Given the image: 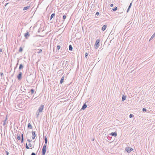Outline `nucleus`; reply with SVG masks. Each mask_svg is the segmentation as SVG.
I'll return each instance as SVG.
<instances>
[{
	"instance_id": "obj_1",
	"label": "nucleus",
	"mask_w": 155,
	"mask_h": 155,
	"mask_svg": "<svg viewBox=\"0 0 155 155\" xmlns=\"http://www.w3.org/2000/svg\"><path fill=\"white\" fill-rule=\"evenodd\" d=\"M26 80L29 84H32L33 83V79L30 75L27 77Z\"/></svg>"
},
{
	"instance_id": "obj_2",
	"label": "nucleus",
	"mask_w": 155,
	"mask_h": 155,
	"mask_svg": "<svg viewBox=\"0 0 155 155\" xmlns=\"http://www.w3.org/2000/svg\"><path fill=\"white\" fill-rule=\"evenodd\" d=\"M100 40L99 39H97L95 42L94 47L95 49H97L99 46V43Z\"/></svg>"
},
{
	"instance_id": "obj_3",
	"label": "nucleus",
	"mask_w": 155,
	"mask_h": 155,
	"mask_svg": "<svg viewBox=\"0 0 155 155\" xmlns=\"http://www.w3.org/2000/svg\"><path fill=\"white\" fill-rule=\"evenodd\" d=\"M46 149L47 148L46 144H44L42 150V155H45L46 152Z\"/></svg>"
},
{
	"instance_id": "obj_4",
	"label": "nucleus",
	"mask_w": 155,
	"mask_h": 155,
	"mask_svg": "<svg viewBox=\"0 0 155 155\" xmlns=\"http://www.w3.org/2000/svg\"><path fill=\"white\" fill-rule=\"evenodd\" d=\"M44 105L43 104H41L38 109V113L40 112H42L44 108Z\"/></svg>"
},
{
	"instance_id": "obj_5",
	"label": "nucleus",
	"mask_w": 155,
	"mask_h": 155,
	"mask_svg": "<svg viewBox=\"0 0 155 155\" xmlns=\"http://www.w3.org/2000/svg\"><path fill=\"white\" fill-rule=\"evenodd\" d=\"M125 150L128 153H130L132 150H133V149L131 147H128L126 148Z\"/></svg>"
},
{
	"instance_id": "obj_6",
	"label": "nucleus",
	"mask_w": 155,
	"mask_h": 155,
	"mask_svg": "<svg viewBox=\"0 0 155 155\" xmlns=\"http://www.w3.org/2000/svg\"><path fill=\"white\" fill-rule=\"evenodd\" d=\"M17 78L18 79L19 81L22 78V73L21 72H19L18 74L17 75Z\"/></svg>"
},
{
	"instance_id": "obj_7",
	"label": "nucleus",
	"mask_w": 155,
	"mask_h": 155,
	"mask_svg": "<svg viewBox=\"0 0 155 155\" xmlns=\"http://www.w3.org/2000/svg\"><path fill=\"white\" fill-rule=\"evenodd\" d=\"M24 36L27 39L28 37L30 36V35L29 34V33L28 31H27V32L25 33L24 35Z\"/></svg>"
},
{
	"instance_id": "obj_8",
	"label": "nucleus",
	"mask_w": 155,
	"mask_h": 155,
	"mask_svg": "<svg viewBox=\"0 0 155 155\" xmlns=\"http://www.w3.org/2000/svg\"><path fill=\"white\" fill-rule=\"evenodd\" d=\"M110 135L115 137L117 136V133L116 132H112L110 134Z\"/></svg>"
},
{
	"instance_id": "obj_9",
	"label": "nucleus",
	"mask_w": 155,
	"mask_h": 155,
	"mask_svg": "<svg viewBox=\"0 0 155 155\" xmlns=\"http://www.w3.org/2000/svg\"><path fill=\"white\" fill-rule=\"evenodd\" d=\"M32 138L33 139H34L36 136L35 135V131H32Z\"/></svg>"
},
{
	"instance_id": "obj_10",
	"label": "nucleus",
	"mask_w": 155,
	"mask_h": 155,
	"mask_svg": "<svg viewBox=\"0 0 155 155\" xmlns=\"http://www.w3.org/2000/svg\"><path fill=\"white\" fill-rule=\"evenodd\" d=\"M87 107V106L85 103L84 104L81 108V110H84Z\"/></svg>"
},
{
	"instance_id": "obj_11",
	"label": "nucleus",
	"mask_w": 155,
	"mask_h": 155,
	"mask_svg": "<svg viewBox=\"0 0 155 155\" xmlns=\"http://www.w3.org/2000/svg\"><path fill=\"white\" fill-rule=\"evenodd\" d=\"M64 76H63V77H62L61 78V80H60V83L61 84L64 81Z\"/></svg>"
},
{
	"instance_id": "obj_12",
	"label": "nucleus",
	"mask_w": 155,
	"mask_h": 155,
	"mask_svg": "<svg viewBox=\"0 0 155 155\" xmlns=\"http://www.w3.org/2000/svg\"><path fill=\"white\" fill-rule=\"evenodd\" d=\"M107 28V25H104L102 27V30L103 31H104L106 30Z\"/></svg>"
},
{
	"instance_id": "obj_13",
	"label": "nucleus",
	"mask_w": 155,
	"mask_h": 155,
	"mask_svg": "<svg viewBox=\"0 0 155 155\" xmlns=\"http://www.w3.org/2000/svg\"><path fill=\"white\" fill-rule=\"evenodd\" d=\"M132 2L130 3L127 10V12H128L132 5Z\"/></svg>"
},
{
	"instance_id": "obj_14",
	"label": "nucleus",
	"mask_w": 155,
	"mask_h": 155,
	"mask_svg": "<svg viewBox=\"0 0 155 155\" xmlns=\"http://www.w3.org/2000/svg\"><path fill=\"white\" fill-rule=\"evenodd\" d=\"M30 7V6H26V7H24L23 8V10L24 11V10H25L28 9Z\"/></svg>"
},
{
	"instance_id": "obj_15",
	"label": "nucleus",
	"mask_w": 155,
	"mask_h": 155,
	"mask_svg": "<svg viewBox=\"0 0 155 155\" xmlns=\"http://www.w3.org/2000/svg\"><path fill=\"white\" fill-rule=\"evenodd\" d=\"M28 128H29L30 129H31L32 128V125H31V124L30 123H29L28 124Z\"/></svg>"
},
{
	"instance_id": "obj_16",
	"label": "nucleus",
	"mask_w": 155,
	"mask_h": 155,
	"mask_svg": "<svg viewBox=\"0 0 155 155\" xmlns=\"http://www.w3.org/2000/svg\"><path fill=\"white\" fill-rule=\"evenodd\" d=\"M55 13L52 14L51 16L50 20H51L55 16Z\"/></svg>"
},
{
	"instance_id": "obj_17",
	"label": "nucleus",
	"mask_w": 155,
	"mask_h": 155,
	"mask_svg": "<svg viewBox=\"0 0 155 155\" xmlns=\"http://www.w3.org/2000/svg\"><path fill=\"white\" fill-rule=\"evenodd\" d=\"M155 37V32L153 34L151 37V38H150V39L149 40V41H150L151 40H152V39H153Z\"/></svg>"
},
{
	"instance_id": "obj_18",
	"label": "nucleus",
	"mask_w": 155,
	"mask_h": 155,
	"mask_svg": "<svg viewBox=\"0 0 155 155\" xmlns=\"http://www.w3.org/2000/svg\"><path fill=\"white\" fill-rule=\"evenodd\" d=\"M69 62L68 61H65V66H66V68H67L69 65Z\"/></svg>"
},
{
	"instance_id": "obj_19",
	"label": "nucleus",
	"mask_w": 155,
	"mask_h": 155,
	"mask_svg": "<svg viewBox=\"0 0 155 155\" xmlns=\"http://www.w3.org/2000/svg\"><path fill=\"white\" fill-rule=\"evenodd\" d=\"M44 138H45V144H46L47 143V142H48L47 139V137H46V136H45Z\"/></svg>"
},
{
	"instance_id": "obj_20",
	"label": "nucleus",
	"mask_w": 155,
	"mask_h": 155,
	"mask_svg": "<svg viewBox=\"0 0 155 155\" xmlns=\"http://www.w3.org/2000/svg\"><path fill=\"white\" fill-rule=\"evenodd\" d=\"M69 49L70 51H71L72 50L73 48L71 45H70L69 46Z\"/></svg>"
},
{
	"instance_id": "obj_21",
	"label": "nucleus",
	"mask_w": 155,
	"mask_h": 155,
	"mask_svg": "<svg viewBox=\"0 0 155 155\" xmlns=\"http://www.w3.org/2000/svg\"><path fill=\"white\" fill-rule=\"evenodd\" d=\"M126 96H124V95H123V97H122V101H125L126 99Z\"/></svg>"
},
{
	"instance_id": "obj_22",
	"label": "nucleus",
	"mask_w": 155,
	"mask_h": 155,
	"mask_svg": "<svg viewBox=\"0 0 155 155\" xmlns=\"http://www.w3.org/2000/svg\"><path fill=\"white\" fill-rule=\"evenodd\" d=\"M23 68V66L22 64H21L19 65V70L21 69L22 68Z\"/></svg>"
},
{
	"instance_id": "obj_23",
	"label": "nucleus",
	"mask_w": 155,
	"mask_h": 155,
	"mask_svg": "<svg viewBox=\"0 0 155 155\" xmlns=\"http://www.w3.org/2000/svg\"><path fill=\"white\" fill-rule=\"evenodd\" d=\"M21 143H22L24 141L23 135V134H21Z\"/></svg>"
},
{
	"instance_id": "obj_24",
	"label": "nucleus",
	"mask_w": 155,
	"mask_h": 155,
	"mask_svg": "<svg viewBox=\"0 0 155 155\" xmlns=\"http://www.w3.org/2000/svg\"><path fill=\"white\" fill-rule=\"evenodd\" d=\"M23 51V48L21 47H20L18 51L19 52H21Z\"/></svg>"
},
{
	"instance_id": "obj_25",
	"label": "nucleus",
	"mask_w": 155,
	"mask_h": 155,
	"mask_svg": "<svg viewBox=\"0 0 155 155\" xmlns=\"http://www.w3.org/2000/svg\"><path fill=\"white\" fill-rule=\"evenodd\" d=\"M66 16L65 15H64L63 17V21H64V20L66 19Z\"/></svg>"
},
{
	"instance_id": "obj_26",
	"label": "nucleus",
	"mask_w": 155,
	"mask_h": 155,
	"mask_svg": "<svg viewBox=\"0 0 155 155\" xmlns=\"http://www.w3.org/2000/svg\"><path fill=\"white\" fill-rule=\"evenodd\" d=\"M30 91L31 94H33L34 92L35 91L34 89H31L30 90Z\"/></svg>"
},
{
	"instance_id": "obj_27",
	"label": "nucleus",
	"mask_w": 155,
	"mask_h": 155,
	"mask_svg": "<svg viewBox=\"0 0 155 155\" xmlns=\"http://www.w3.org/2000/svg\"><path fill=\"white\" fill-rule=\"evenodd\" d=\"M7 119H8L7 115L5 117V120H4V121H3V122H5V123H6V121Z\"/></svg>"
},
{
	"instance_id": "obj_28",
	"label": "nucleus",
	"mask_w": 155,
	"mask_h": 155,
	"mask_svg": "<svg viewBox=\"0 0 155 155\" xmlns=\"http://www.w3.org/2000/svg\"><path fill=\"white\" fill-rule=\"evenodd\" d=\"M42 51V50L41 49H39V50H38V51L37 52V53L38 54H39L40 53H41Z\"/></svg>"
},
{
	"instance_id": "obj_29",
	"label": "nucleus",
	"mask_w": 155,
	"mask_h": 155,
	"mask_svg": "<svg viewBox=\"0 0 155 155\" xmlns=\"http://www.w3.org/2000/svg\"><path fill=\"white\" fill-rule=\"evenodd\" d=\"M25 147H26V148L27 149H29V148L28 147V146L27 143H26V144H25Z\"/></svg>"
},
{
	"instance_id": "obj_30",
	"label": "nucleus",
	"mask_w": 155,
	"mask_h": 155,
	"mask_svg": "<svg viewBox=\"0 0 155 155\" xmlns=\"http://www.w3.org/2000/svg\"><path fill=\"white\" fill-rule=\"evenodd\" d=\"M117 9V7L113 9V11H116Z\"/></svg>"
},
{
	"instance_id": "obj_31",
	"label": "nucleus",
	"mask_w": 155,
	"mask_h": 155,
	"mask_svg": "<svg viewBox=\"0 0 155 155\" xmlns=\"http://www.w3.org/2000/svg\"><path fill=\"white\" fill-rule=\"evenodd\" d=\"M17 139H18V140H21V137H20V135L18 136H17Z\"/></svg>"
},
{
	"instance_id": "obj_32",
	"label": "nucleus",
	"mask_w": 155,
	"mask_h": 155,
	"mask_svg": "<svg viewBox=\"0 0 155 155\" xmlns=\"http://www.w3.org/2000/svg\"><path fill=\"white\" fill-rule=\"evenodd\" d=\"M60 48V45H58L57 47V50H59Z\"/></svg>"
},
{
	"instance_id": "obj_33",
	"label": "nucleus",
	"mask_w": 155,
	"mask_h": 155,
	"mask_svg": "<svg viewBox=\"0 0 155 155\" xmlns=\"http://www.w3.org/2000/svg\"><path fill=\"white\" fill-rule=\"evenodd\" d=\"M142 110H143V111L144 112V111H147V110L146 108H143V109H142Z\"/></svg>"
},
{
	"instance_id": "obj_34",
	"label": "nucleus",
	"mask_w": 155,
	"mask_h": 155,
	"mask_svg": "<svg viewBox=\"0 0 155 155\" xmlns=\"http://www.w3.org/2000/svg\"><path fill=\"white\" fill-rule=\"evenodd\" d=\"M134 115L132 114H130L129 115L130 118H132L133 117Z\"/></svg>"
},
{
	"instance_id": "obj_35",
	"label": "nucleus",
	"mask_w": 155,
	"mask_h": 155,
	"mask_svg": "<svg viewBox=\"0 0 155 155\" xmlns=\"http://www.w3.org/2000/svg\"><path fill=\"white\" fill-rule=\"evenodd\" d=\"M88 54L87 53H86L85 54V57L87 58V57L88 56Z\"/></svg>"
},
{
	"instance_id": "obj_36",
	"label": "nucleus",
	"mask_w": 155,
	"mask_h": 155,
	"mask_svg": "<svg viewBox=\"0 0 155 155\" xmlns=\"http://www.w3.org/2000/svg\"><path fill=\"white\" fill-rule=\"evenodd\" d=\"M5 152L6 153V155H8L9 154V152L7 151H5Z\"/></svg>"
},
{
	"instance_id": "obj_37",
	"label": "nucleus",
	"mask_w": 155,
	"mask_h": 155,
	"mask_svg": "<svg viewBox=\"0 0 155 155\" xmlns=\"http://www.w3.org/2000/svg\"><path fill=\"white\" fill-rule=\"evenodd\" d=\"M99 14H100V13L98 12H97L96 13V15H99Z\"/></svg>"
},
{
	"instance_id": "obj_38",
	"label": "nucleus",
	"mask_w": 155,
	"mask_h": 155,
	"mask_svg": "<svg viewBox=\"0 0 155 155\" xmlns=\"http://www.w3.org/2000/svg\"><path fill=\"white\" fill-rule=\"evenodd\" d=\"M28 146L30 147H32V145L30 143L28 144Z\"/></svg>"
},
{
	"instance_id": "obj_39",
	"label": "nucleus",
	"mask_w": 155,
	"mask_h": 155,
	"mask_svg": "<svg viewBox=\"0 0 155 155\" xmlns=\"http://www.w3.org/2000/svg\"><path fill=\"white\" fill-rule=\"evenodd\" d=\"M32 140H30V139H27V141L29 142H31V141H32Z\"/></svg>"
},
{
	"instance_id": "obj_40",
	"label": "nucleus",
	"mask_w": 155,
	"mask_h": 155,
	"mask_svg": "<svg viewBox=\"0 0 155 155\" xmlns=\"http://www.w3.org/2000/svg\"><path fill=\"white\" fill-rule=\"evenodd\" d=\"M31 155H36V154L35 153H34V152H32Z\"/></svg>"
},
{
	"instance_id": "obj_41",
	"label": "nucleus",
	"mask_w": 155,
	"mask_h": 155,
	"mask_svg": "<svg viewBox=\"0 0 155 155\" xmlns=\"http://www.w3.org/2000/svg\"><path fill=\"white\" fill-rule=\"evenodd\" d=\"M18 61H19V60H18V62L17 63V64H16V67L15 68H15L17 67V65H18Z\"/></svg>"
},
{
	"instance_id": "obj_42",
	"label": "nucleus",
	"mask_w": 155,
	"mask_h": 155,
	"mask_svg": "<svg viewBox=\"0 0 155 155\" xmlns=\"http://www.w3.org/2000/svg\"><path fill=\"white\" fill-rule=\"evenodd\" d=\"M114 6V5L113 4H111L110 5V6L111 7H112Z\"/></svg>"
},
{
	"instance_id": "obj_43",
	"label": "nucleus",
	"mask_w": 155,
	"mask_h": 155,
	"mask_svg": "<svg viewBox=\"0 0 155 155\" xmlns=\"http://www.w3.org/2000/svg\"><path fill=\"white\" fill-rule=\"evenodd\" d=\"M38 113H38V114L37 113L36 114L37 115V117H38Z\"/></svg>"
},
{
	"instance_id": "obj_44",
	"label": "nucleus",
	"mask_w": 155,
	"mask_h": 155,
	"mask_svg": "<svg viewBox=\"0 0 155 155\" xmlns=\"http://www.w3.org/2000/svg\"><path fill=\"white\" fill-rule=\"evenodd\" d=\"M5 124H6V123H5V122H3V126H5Z\"/></svg>"
},
{
	"instance_id": "obj_45",
	"label": "nucleus",
	"mask_w": 155,
	"mask_h": 155,
	"mask_svg": "<svg viewBox=\"0 0 155 155\" xmlns=\"http://www.w3.org/2000/svg\"><path fill=\"white\" fill-rule=\"evenodd\" d=\"M0 52H2V49H0Z\"/></svg>"
},
{
	"instance_id": "obj_46",
	"label": "nucleus",
	"mask_w": 155,
	"mask_h": 155,
	"mask_svg": "<svg viewBox=\"0 0 155 155\" xmlns=\"http://www.w3.org/2000/svg\"><path fill=\"white\" fill-rule=\"evenodd\" d=\"M3 75V73L2 72V73H1V75L2 76Z\"/></svg>"
},
{
	"instance_id": "obj_47",
	"label": "nucleus",
	"mask_w": 155,
	"mask_h": 155,
	"mask_svg": "<svg viewBox=\"0 0 155 155\" xmlns=\"http://www.w3.org/2000/svg\"><path fill=\"white\" fill-rule=\"evenodd\" d=\"M27 97H28V98H29V97L28 96H27Z\"/></svg>"
},
{
	"instance_id": "obj_48",
	"label": "nucleus",
	"mask_w": 155,
	"mask_h": 155,
	"mask_svg": "<svg viewBox=\"0 0 155 155\" xmlns=\"http://www.w3.org/2000/svg\"><path fill=\"white\" fill-rule=\"evenodd\" d=\"M92 140H93V141L94 140V139H92Z\"/></svg>"
},
{
	"instance_id": "obj_49",
	"label": "nucleus",
	"mask_w": 155,
	"mask_h": 155,
	"mask_svg": "<svg viewBox=\"0 0 155 155\" xmlns=\"http://www.w3.org/2000/svg\"><path fill=\"white\" fill-rule=\"evenodd\" d=\"M8 4V3H6V5Z\"/></svg>"
}]
</instances>
